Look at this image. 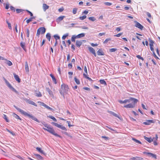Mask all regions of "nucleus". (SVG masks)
Listing matches in <instances>:
<instances>
[{"mask_svg": "<svg viewBox=\"0 0 160 160\" xmlns=\"http://www.w3.org/2000/svg\"><path fill=\"white\" fill-rule=\"evenodd\" d=\"M69 91V88L68 86L63 83L61 85V89L59 91L61 94L64 97V95L68 94Z\"/></svg>", "mask_w": 160, "mask_h": 160, "instance_id": "obj_1", "label": "nucleus"}, {"mask_svg": "<svg viewBox=\"0 0 160 160\" xmlns=\"http://www.w3.org/2000/svg\"><path fill=\"white\" fill-rule=\"evenodd\" d=\"M14 107L17 109L19 112H20L22 114L24 115L25 116H27L29 117V118H31L32 120L37 122H39L38 120L35 117L32 116L30 114H28L26 112L24 111L23 110L21 109L20 108H18L15 105L14 106Z\"/></svg>", "mask_w": 160, "mask_h": 160, "instance_id": "obj_2", "label": "nucleus"}, {"mask_svg": "<svg viewBox=\"0 0 160 160\" xmlns=\"http://www.w3.org/2000/svg\"><path fill=\"white\" fill-rule=\"evenodd\" d=\"M43 129L46 130L55 136L60 137V136L55 133L54 130L52 128L49 127V126L47 127V128H43Z\"/></svg>", "mask_w": 160, "mask_h": 160, "instance_id": "obj_3", "label": "nucleus"}, {"mask_svg": "<svg viewBox=\"0 0 160 160\" xmlns=\"http://www.w3.org/2000/svg\"><path fill=\"white\" fill-rule=\"evenodd\" d=\"M138 101V100L137 99V101L134 102V100H132L131 102L128 104L125 105L124 107L126 108H133L135 107V105L137 103Z\"/></svg>", "mask_w": 160, "mask_h": 160, "instance_id": "obj_4", "label": "nucleus"}, {"mask_svg": "<svg viewBox=\"0 0 160 160\" xmlns=\"http://www.w3.org/2000/svg\"><path fill=\"white\" fill-rule=\"evenodd\" d=\"M132 100H133L134 102H135L137 101V99L132 98H130L128 99H125L123 101L120 100H119V102L121 103H126L131 102Z\"/></svg>", "mask_w": 160, "mask_h": 160, "instance_id": "obj_5", "label": "nucleus"}, {"mask_svg": "<svg viewBox=\"0 0 160 160\" xmlns=\"http://www.w3.org/2000/svg\"><path fill=\"white\" fill-rule=\"evenodd\" d=\"M3 79L7 86L11 90H12L13 91L15 92L16 93H18V92L16 90L14 89L11 85V84L9 83V82L4 78H3Z\"/></svg>", "mask_w": 160, "mask_h": 160, "instance_id": "obj_6", "label": "nucleus"}, {"mask_svg": "<svg viewBox=\"0 0 160 160\" xmlns=\"http://www.w3.org/2000/svg\"><path fill=\"white\" fill-rule=\"evenodd\" d=\"M45 31L46 29L44 27L40 28L37 30V36H39L40 33L42 34H44Z\"/></svg>", "mask_w": 160, "mask_h": 160, "instance_id": "obj_7", "label": "nucleus"}, {"mask_svg": "<svg viewBox=\"0 0 160 160\" xmlns=\"http://www.w3.org/2000/svg\"><path fill=\"white\" fill-rule=\"evenodd\" d=\"M143 153L148 155L149 156L152 157V158L156 159V155L155 154L151 152H144Z\"/></svg>", "mask_w": 160, "mask_h": 160, "instance_id": "obj_8", "label": "nucleus"}, {"mask_svg": "<svg viewBox=\"0 0 160 160\" xmlns=\"http://www.w3.org/2000/svg\"><path fill=\"white\" fill-rule=\"evenodd\" d=\"M135 23H136L135 25L136 27L140 29L141 30H142L143 29V27L137 21H135Z\"/></svg>", "mask_w": 160, "mask_h": 160, "instance_id": "obj_9", "label": "nucleus"}, {"mask_svg": "<svg viewBox=\"0 0 160 160\" xmlns=\"http://www.w3.org/2000/svg\"><path fill=\"white\" fill-rule=\"evenodd\" d=\"M25 101L28 103L32 105H33L35 106H37V104L33 101H31L29 99H25Z\"/></svg>", "mask_w": 160, "mask_h": 160, "instance_id": "obj_10", "label": "nucleus"}, {"mask_svg": "<svg viewBox=\"0 0 160 160\" xmlns=\"http://www.w3.org/2000/svg\"><path fill=\"white\" fill-rule=\"evenodd\" d=\"M65 17L64 16H60L56 19V21L57 22L59 23L62 21Z\"/></svg>", "mask_w": 160, "mask_h": 160, "instance_id": "obj_11", "label": "nucleus"}, {"mask_svg": "<svg viewBox=\"0 0 160 160\" xmlns=\"http://www.w3.org/2000/svg\"><path fill=\"white\" fill-rule=\"evenodd\" d=\"M154 121L152 120H147L145 122H143V124L145 125H150L151 123H154Z\"/></svg>", "mask_w": 160, "mask_h": 160, "instance_id": "obj_12", "label": "nucleus"}, {"mask_svg": "<svg viewBox=\"0 0 160 160\" xmlns=\"http://www.w3.org/2000/svg\"><path fill=\"white\" fill-rule=\"evenodd\" d=\"M143 158L138 157H136L130 158V160H142Z\"/></svg>", "mask_w": 160, "mask_h": 160, "instance_id": "obj_13", "label": "nucleus"}, {"mask_svg": "<svg viewBox=\"0 0 160 160\" xmlns=\"http://www.w3.org/2000/svg\"><path fill=\"white\" fill-rule=\"evenodd\" d=\"M46 90L51 96H53V95L52 91L49 88H46Z\"/></svg>", "mask_w": 160, "mask_h": 160, "instance_id": "obj_14", "label": "nucleus"}, {"mask_svg": "<svg viewBox=\"0 0 160 160\" xmlns=\"http://www.w3.org/2000/svg\"><path fill=\"white\" fill-rule=\"evenodd\" d=\"M13 75L15 80L18 82H20V79L19 78L18 76V75L15 74V73H13Z\"/></svg>", "mask_w": 160, "mask_h": 160, "instance_id": "obj_15", "label": "nucleus"}, {"mask_svg": "<svg viewBox=\"0 0 160 160\" xmlns=\"http://www.w3.org/2000/svg\"><path fill=\"white\" fill-rule=\"evenodd\" d=\"M82 44V41H76V45L78 47H80Z\"/></svg>", "mask_w": 160, "mask_h": 160, "instance_id": "obj_16", "label": "nucleus"}, {"mask_svg": "<svg viewBox=\"0 0 160 160\" xmlns=\"http://www.w3.org/2000/svg\"><path fill=\"white\" fill-rule=\"evenodd\" d=\"M97 53L99 56L103 55L104 53L101 49H99L97 52Z\"/></svg>", "mask_w": 160, "mask_h": 160, "instance_id": "obj_17", "label": "nucleus"}, {"mask_svg": "<svg viewBox=\"0 0 160 160\" xmlns=\"http://www.w3.org/2000/svg\"><path fill=\"white\" fill-rule=\"evenodd\" d=\"M49 8V6L47 5L46 4H43V9L44 11H45L46 10Z\"/></svg>", "mask_w": 160, "mask_h": 160, "instance_id": "obj_18", "label": "nucleus"}, {"mask_svg": "<svg viewBox=\"0 0 160 160\" xmlns=\"http://www.w3.org/2000/svg\"><path fill=\"white\" fill-rule=\"evenodd\" d=\"M108 112L109 113L111 114H112L113 116L116 117L119 119H120V118L118 116V115L117 114L115 113L114 112L112 111H109Z\"/></svg>", "mask_w": 160, "mask_h": 160, "instance_id": "obj_19", "label": "nucleus"}, {"mask_svg": "<svg viewBox=\"0 0 160 160\" xmlns=\"http://www.w3.org/2000/svg\"><path fill=\"white\" fill-rule=\"evenodd\" d=\"M144 138L146 140L148 141L149 142H151L153 141V140H154L153 139H152H152L151 138H147L145 136L144 137Z\"/></svg>", "mask_w": 160, "mask_h": 160, "instance_id": "obj_20", "label": "nucleus"}, {"mask_svg": "<svg viewBox=\"0 0 160 160\" xmlns=\"http://www.w3.org/2000/svg\"><path fill=\"white\" fill-rule=\"evenodd\" d=\"M36 149L40 153L43 154H45V153L39 147H37L36 148Z\"/></svg>", "mask_w": 160, "mask_h": 160, "instance_id": "obj_21", "label": "nucleus"}, {"mask_svg": "<svg viewBox=\"0 0 160 160\" xmlns=\"http://www.w3.org/2000/svg\"><path fill=\"white\" fill-rule=\"evenodd\" d=\"M85 35V34L84 33H82L80 34H78V35L76 36V37H77V38H80L83 37H84Z\"/></svg>", "mask_w": 160, "mask_h": 160, "instance_id": "obj_22", "label": "nucleus"}, {"mask_svg": "<svg viewBox=\"0 0 160 160\" xmlns=\"http://www.w3.org/2000/svg\"><path fill=\"white\" fill-rule=\"evenodd\" d=\"M25 69L26 72H28L29 71V67L27 62H25Z\"/></svg>", "mask_w": 160, "mask_h": 160, "instance_id": "obj_23", "label": "nucleus"}, {"mask_svg": "<svg viewBox=\"0 0 160 160\" xmlns=\"http://www.w3.org/2000/svg\"><path fill=\"white\" fill-rule=\"evenodd\" d=\"M35 94L36 96L38 97H41L42 96V95L41 92L38 91H36Z\"/></svg>", "mask_w": 160, "mask_h": 160, "instance_id": "obj_24", "label": "nucleus"}, {"mask_svg": "<svg viewBox=\"0 0 160 160\" xmlns=\"http://www.w3.org/2000/svg\"><path fill=\"white\" fill-rule=\"evenodd\" d=\"M50 76L51 77L53 82L55 84H56L57 83V82L54 77L52 74H50Z\"/></svg>", "mask_w": 160, "mask_h": 160, "instance_id": "obj_25", "label": "nucleus"}, {"mask_svg": "<svg viewBox=\"0 0 160 160\" xmlns=\"http://www.w3.org/2000/svg\"><path fill=\"white\" fill-rule=\"evenodd\" d=\"M20 45L24 50H26V49L25 48V43L24 42H21L20 43Z\"/></svg>", "mask_w": 160, "mask_h": 160, "instance_id": "obj_26", "label": "nucleus"}, {"mask_svg": "<svg viewBox=\"0 0 160 160\" xmlns=\"http://www.w3.org/2000/svg\"><path fill=\"white\" fill-rule=\"evenodd\" d=\"M88 50L91 53H94L95 51L91 47H88Z\"/></svg>", "mask_w": 160, "mask_h": 160, "instance_id": "obj_27", "label": "nucleus"}, {"mask_svg": "<svg viewBox=\"0 0 160 160\" xmlns=\"http://www.w3.org/2000/svg\"><path fill=\"white\" fill-rule=\"evenodd\" d=\"M132 139L136 143L141 144L142 142L139 141L136 139L135 138H132Z\"/></svg>", "mask_w": 160, "mask_h": 160, "instance_id": "obj_28", "label": "nucleus"}, {"mask_svg": "<svg viewBox=\"0 0 160 160\" xmlns=\"http://www.w3.org/2000/svg\"><path fill=\"white\" fill-rule=\"evenodd\" d=\"M35 156H36L37 158L39 160H42V157L38 154H35Z\"/></svg>", "mask_w": 160, "mask_h": 160, "instance_id": "obj_29", "label": "nucleus"}, {"mask_svg": "<svg viewBox=\"0 0 160 160\" xmlns=\"http://www.w3.org/2000/svg\"><path fill=\"white\" fill-rule=\"evenodd\" d=\"M35 19V17H31L29 19L27 20L26 21V22H27V23H28L32 21L33 19Z\"/></svg>", "mask_w": 160, "mask_h": 160, "instance_id": "obj_30", "label": "nucleus"}, {"mask_svg": "<svg viewBox=\"0 0 160 160\" xmlns=\"http://www.w3.org/2000/svg\"><path fill=\"white\" fill-rule=\"evenodd\" d=\"M5 60L6 61V63L9 66H11L12 65V62L10 61L5 59Z\"/></svg>", "mask_w": 160, "mask_h": 160, "instance_id": "obj_31", "label": "nucleus"}, {"mask_svg": "<svg viewBox=\"0 0 160 160\" xmlns=\"http://www.w3.org/2000/svg\"><path fill=\"white\" fill-rule=\"evenodd\" d=\"M13 117H14L16 119H19L20 120H21V118L19 117L16 114L13 113Z\"/></svg>", "mask_w": 160, "mask_h": 160, "instance_id": "obj_32", "label": "nucleus"}, {"mask_svg": "<svg viewBox=\"0 0 160 160\" xmlns=\"http://www.w3.org/2000/svg\"><path fill=\"white\" fill-rule=\"evenodd\" d=\"M46 38L48 39L49 41H50L51 38V36L50 33H47V34L46 35Z\"/></svg>", "mask_w": 160, "mask_h": 160, "instance_id": "obj_33", "label": "nucleus"}, {"mask_svg": "<svg viewBox=\"0 0 160 160\" xmlns=\"http://www.w3.org/2000/svg\"><path fill=\"white\" fill-rule=\"evenodd\" d=\"M100 82L102 84H103V85H107V84H106V82L104 80H100Z\"/></svg>", "mask_w": 160, "mask_h": 160, "instance_id": "obj_34", "label": "nucleus"}, {"mask_svg": "<svg viewBox=\"0 0 160 160\" xmlns=\"http://www.w3.org/2000/svg\"><path fill=\"white\" fill-rule=\"evenodd\" d=\"M76 38H77V37H76V35H72V38H71V41L72 42H75V39Z\"/></svg>", "mask_w": 160, "mask_h": 160, "instance_id": "obj_35", "label": "nucleus"}, {"mask_svg": "<svg viewBox=\"0 0 160 160\" xmlns=\"http://www.w3.org/2000/svg\"><path fill=\"white\" fill-rule=\"evenodd\" d=\"M51 123L52 124L55 126H56L58 128H59L60 126V125L58 123H56L54 122H52Z\"/></svg>", "mask_w": 160, "mask_h": 160, "instance_id": "obj_36", "label": "nucleus"}, {"mask_svg": "<svg viewBox=\"0 0 160 160\" xmlns=\"http://www.w3.org/2000/svg\"><path fill=\"white\" fill-rule=\"evenodd\" d=\"M44 107L45 108H47V109L50 110L51 111H54V109H53L52 108H51L50 107H49L48 106V105H47L46 104L45 106Z\"/></svg>", "mask_w": 160, "mask_h": 160, "instance_id": "obj_37", "label": "nucleus"}, {"mask_svg": "<svg viewBox=\"0 0 160 160\" xmlns=\"http://www.w3.org/2000/svg\"><path fill=\"white\" fill-rule=\"evenodd\" d=\"M6 22L8 24V27L10 29H12V28L11 24L8 22V20H6Z\"/></svg>", "mask_w": 160, "mask_h": 160, "instance_id": "obj_38", "label": "nucleus"}, {"mask_svg": "<svg viewBox=\"0 0 160 160\" xmlns=\"http://www.w3.org/2000/svg\"><path fill=\"white\" fill-rule=\"evenodd\" d=\"M74 79L75 80V81L76 83L77 84H80V83L79 80L78 79H77L76 77H74Z\"/></svg>", "mask_w": 160, "mask_h": 160, "instance_id": "obj_39", "label": "nucleus"}, {"mask_svg": "<svg viewBox=\"0 0 160 160\" xmlns=\"http://www.w3.org/2000/svg\"><path fill=\"white\" fill-rule=\"evenodd\" d=\"M48 117L49 118L52 119L54 121L57 122V120L53 116H48Z\"/></svg>", "mask_w": 160, "mask_h": 160, "instance_id": "obj_40", "label": "nucleus"}, {"mask_svg": "<svg viewBox=\"0 0 160 160\" xmlns=\"http://www.w3.org/2000/svg\"><path fill=\"white\" fill-rule=\"evenodd\" d=\"M3 118L6 120V121L7 122H9V120L8 119L7 116L6 115L4 114Z\"/></svg>", "mask_w": 160, "mask_h": 160, "instance_id": "obj_41", "label": "nucleus"}, {"mask_svg": "<svg viewBox=\"0 0 160 160\" xmlns=\"http://www.w3.org/2000/svg\"><path fill=\"white\" fill-rule=\"evenodd\" d=\"M88 19L91 21H95L96 19V18L93 17H90L88 18Z\"/></svg>", "mask_w": 160, "mask_h": 160, "instance_id": "obj_42", "label": "nucleus"}, {"mask_svg": "<svg viewBox=\"0 0 160 160\" xmlns=\"http://www.w3.org/2000/svg\"><path fill=\"white\" fill-rule=\"evenodd\" d=\"M59 128H60L61 129H62L64 130H65V131L67 130V129L64 126H62V125H60Z\"/></svg>", "mask_w": 160, "mask_h": 160, "instance_id": "obj_43", "label": "nucleus"}, {"mask_svg": "<svg viewBox=\"0 0 160 160\" xmlns=\"http://www.w3.org/2000/svg\"><path fill=\"white\" fill-rule=\"evenodd\" d=\"M150 48L151 51L153 52V54L156 57V55L154 52V50L153 46H150Z\"/></svg>", "mask_w": 160, "mask_h": 160, "instance_id": "obj_44", "label": "nucleus"}, {"mask_svg": "<svg viewBox=\"0 0 160 160\" xmlns=\"http://www.w3.org/2000/svg\"><path fill=\"white\" fill-rule=\"evenodd\" d=\"M77 11V9L75 8L73 9L72 12L74 14H75L76 13Z\"/></svg>", "mask_w": 160, "mask_h": 160, "instance_id": "obj_45", "label": "nucleus"}, {"mask_svg": "<svg viewBox=\"0 0 160 160\" xmlns=\"http://www.w3.org/2000/svg\"><path fill=\"white\" fill-rule=\"evenodd\" d=\"M68 33H66L65 34H64V35H63L62 37V39H63V40H64L68 36Z\"/></svg>", "mask_w": 160, "mask_h": 160, "instance_id": "obj_46", "label": "nucleus"}, {"mask_svg": "<svg viewBox=\"0 0 160 160\" xmlns=\"http://www.w3.org/2000/svg\"><path fill=\"white\" fill-rule=\"evenodd\" d=\"M87 17L86 16L84 15L82 16H81L79 17V19L81 20H83L85 19Z\"/></svg>", "mask_w": 160, "mask_h": 160, "instance_id": "obj_47", "label": "nucleus"}, {"mask_svg": "<svg viewBox=\"0 0 160 160\" xmlns=\"http://www.w3.org/2000/svg\"><path fill=\"white\" fill-rule=\"evenodd\" d=\"M54 38L56 39V41H57V39H59L60 37L57 35H55L54 36Z\"/></svg>", "mask_w": 160, "mask_h": 160, "instance_id": "obj_48", "label": "nucleus"}, {"mask_svg": "<svg viewBox=\"0 0 160 160\" xmlns=\"http://www.w3.org/2000/svg\"><path fill=\"white\" fill-rule=\"evenodd\" d=\"M117 50V49L112 48H111L109 50V51L111 52H115Z\"/></svg>", "mask_w": 160, "mask_h": 160, "instance_id": "obj_49", "label": "nucleus"}, {"mask_svg": "<svg viewBox=\"0 0 160 160\" xmlns=\"http://www.w3.org/2000/svg\"><path fill=\"white\" fill-rule=\"evenodd\" d=\"M104 4L105 5H106L107 6H110L112 5V3H111L110 2H105L104 3Z\"/></svg>", "mask_w": 160, "mask_h": 160, "instance_id": "obj_50", "label": "nucleus"}, {"mask_svg": "<svg viewBox=\"0 0 160 160\" xmlns=\"http://www.w3.org/2000/svg\"><path fill=\"white\" fill-rule=\"evenodd\" d=\"M149 42H150L149 44H150V46H153V44L154 43L153 41L152 40H150L149 41Z\"/></svg>", "mask_w": 160, "mask_h": 160, "instance_id": "obj_51", "label": "nucleus"}, {"mask_svg": "<svg viewBox=\"0 0 160 160\" xmlns=\"http://www.w3.org/2000/svg\"><path fill=\"white\" fill-rule=\"evenodd\" d=\"M111 40V39L110 38H107L103 42V43H106L108 41Z\"/></svg>", "mask_w": 160, "mask_h": 160, "instance_id": "obj_52", "label": "nucleus"}, {"mask_svg": "<svg viewBox=\"0 0 160 160\" xmlns=\"http://www.w3.org/2000/svg\"><path fill=\"white\" fill-rule=\"evenodd\" d=\"M38 103H39L40 105L43 106L44 107L46 105L44 103L41 102H38Z\"/></svg>", "mask_w": 160, "mask_h": 160, "instance_id": "obj_53", "label": "nucleus"}, {"mask_svg": "<svg viewBox=\"0 0 160 160\" xmlns=\"http://www.w3.org/2000/svg\"><path fill=\"white\" fill-rule=\"evenodd\" d=\"M137 57L139 58V59H141V60H143V58L141 57L140 55H137Z\"/></svg>", "mask_w": 160, "mask_h": 160, "instance_id": "obj_54", "label": "nucleus"}, {"mask_svg": "<svg viewBox=\"0 0 160 160\" xmlns=\"http://www.w3.org/2000/svg\"><path fill=\"white\" fill-rule=\"evenodd\" d=\"M27 37H28L29 35V29H28L27 30Z\"/></svg>", "mask_w": 160, "mask_h": 160, "instance_id": "obj_55", "label": "nucleus"}, {"mask_svg": "<svg viewBox=\"0 0 160 160\" xmlns=\"http://www.w3.org/2000/svg\"><path fill=\"white\" fill-rule=\"evenodd\" d=\"M84 72H85V73H86V74H88L87 70L86 67V66H84Z\"/></svg>", "mask_w": 160, "mask_h": 160, "instance_id": "obj_56", "label": "nucleus"}, {"mask_svg": "<svg viewBox=\"0 0 160 160\" xmlns=\"http://www.w3.org/2000/svg\"><path fill=\"white\" fill-rule=\"evenodd\" d=\"M16 11L18 13L22 11V10L20 9H17L16 10Z\"/></svg>", "mask_w": 160, "mask_h": 160, "instance_id": "obj_57", "label": "nucleus"}, {"mask_svg": "<svg viewBox=\"0 0 160 160\" xmlns=\"http://www.w3.org/2000/svg\"><path fill=\"white\" fill-rule=\"evenodd\" d=\"M122 34V33H119L115 35L114 36L115 37H119Z\"/></svg>", "mask_w": 160, "mask_h": 160, "instance_id": "obj_58", "label": "nucleus"}, {"mask_svg": "<svg viewBox=\"0 0 160 160\" xmlns=\"http://www.w3.org/2000/svg\"><path fill=\"white\" fill-rule=\"evenodd\" d=\"M158 138V137L157 135L156 134L155 135V137L153 138L152 139L155 140H157Z\"/></svg>", "mask_w": 160, "mask_h": 160, "instance_id": "obj_59", "label": "nucleus"}, {"mask_svg": "<svg viewBox=\"0 0 160 160\" xmlns=\"http://www.w3.org/2000/svg\"><path fill=\"white\" fill-rule=\"evenodd\" d=\"M82 29H88V27H85V26H82L81 27Z\"/></svg>", "mask_w": 160, "mask_h": 160, "instance_id": "obj_60", "label": "nucleus"}, {"mask_svg": "<svg viewBox=\"0 0 160 160\" xmlns=\"http://www.w3.org/2000/svg\"><path fill=\"white\" fill-rule=\"evenodd\" d=\"M27 11L28 13H29V14H30L31 16L32 17V16H33V14L31 12H30V11L28 10H27Z\"/></svg>", "mask_w": 160, "mask_h": 160, "instance_id": "obj_61", "label": "nucleus"}, {"mask_svg": "<svg viewBox=\"0 0 160 160\" xmlns=\"http://www.w3.org/2000/svg\"><path fill=\"white\" fill-rule=\"evenodd\" d=\"M64 9L63 8H61L58 9V11L59 12H61Z\"/></svg>", "mask_w": 160, "mask_h": 160, "instance_id": "obj_62", "label": "nucleus"}, {"mask_svg": "<svg viewBox=\"0 0 160 160\" xmlns=\"http://www.w3.org/2000/svg\"><path fill=\"white\" fill-rule=\"evenodd\" d=\"M105 33L103 32V33H100L98 34V35L99 36H101L103 35H105Z\"/></svg>", "mask_w": 160, "mask_h": 160, "instance_id": "obj_63", "label": "nucleus"}, {"mask_svg": "<svg viewBox=\"0 0 160 160\" xmlns=\"http://www.w3.org/2000/svg\"><path fill=\"white\" fill-rule=\"evenodd\" d=\"M42 124L46 128L48 126V124L45 123H42Z\"/></svg>", "mask_w": 160, "mask_h": 160, "instance_id": "obj_64", "label": "nucleus"}]
</instances>
